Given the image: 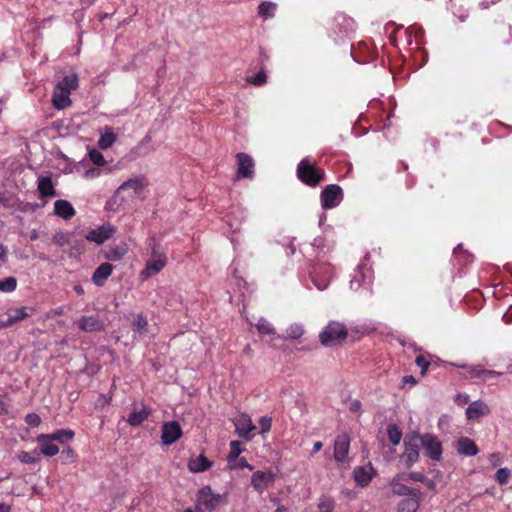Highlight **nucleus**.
Here are the masks:
<instances>
[{
	"label": "nucleus",
	"instance_id": "obj_1",
	"mask_svg": "<svg viewBox=\"0 0 512 512\" xmlns=\"http://www.w3.org/2000/svg\"><path fill=\"white\" fill-rule=\"evenodd\" d=\"M296 172L298 179L310 187H316L325 180V171L313 165L306 158L298 163Z\"/></svg>",
	"mask_w": 512,
	"mask_h": 512
},
{
	"label": "nucleus",
	"instance_id": "obj_48",
	"mask_svg": "<svg viewBox=\"0 0 512 512\" xmlns=\"http://www.w3.org/2000/svg\"><path fill=\"white\" fill-rule=\"evenodd\" d=\"M53 243L60 246V247H63L67 244H69L70 242V235L69 233H66V232H62V231H59L57 233H55V235L53 236V239H52Z\"/></svg>",
	"mask_w": 512,
	"mask_h": 512
},
{
	"label": "nucleus",
	"instance_id": "obj_55",
	"mask_svg": "<svg viewBox=\"0 0 512 512\" xmlns=\"http://www.w3.org/2000/svg\"><path fill=\"white\" fill-rule=\"evenodd\" d=\"M489 461L493 467H496L498 464H500L502 457L501 454L498 452L491 453L489 456Z\"/></svg>",
	"mask_w": 512,
	"mask_h": 512
},
{
	"label": "nucleus",
	"instance_id": "obj_56",
	"mask_svg": "<svg viewBox=\"0 0 512 512\" xmlns=\"http://www.w3.org/2000/svg\"><path fill=\"white\" fill-rule=\"evenodd\" d=\"M362 404L359 400L354 399L349 403V410L353 413H357L361 410Z\"/></svg>",
	"mask_w": 512,
	"mask_h": 512
},
{
	"label": "nucleus",
	"instance_id": "obj_20",
	"mask_svg": "<svg viewBox=\"0 0 512 512\" xmlns=\"http://www.w3.org/2000/svg\"><path fill=\"white\" fill-rule=\"evenodd\" d=\"M112 272H113L112 264H110L108 262H104V263L100 264L95 269V271L92 275L93 283L98 287L104 286L106 283V280L111 276Z\"/></svg>",
	"mask_w": 512,
	"mask_h": 512
},
{
	"label": "nucleus",
	"instance_id": "obj_9",
	"mask_svg": "<svg viewBox=\"0 0 512 512\" xmlns=\"http://www.w3.org/2000/svg\"><path fill=\"white\" fill-rule=\"evenodd\" d=\"M276 480V474L272 471L257 470L251 477V486L262 494L268 487L272 486Z\"/></svg>",
	"mask_w": 512,
	"mask_h": 512
},
{
	"label": "nucleus",
	"instance_id": "obj_17",
	"mask_svg": "<svg viewBox=\"0 0 512 512\" xmlns=\"http://www.w3.org/2000/svg\"><path fill=\"white\" fill-rule=\"evenodd\" d=\"M402 480H404V476L401 474H397L392 479L390 486L394 495L421 497V491L419 489L408 487L401 482Z\"/></svg>",
	"mask_w": 512,
	"mask_h": 512
},
{
	"label": "nucleus",
	"instance_id": "obj_38",
	"mask_svg": "<svg viewBox=\"0 0 512 512\" xmlns=\"http://www.w3.org/2000/svg\"><path fill=\"white\" fill-rule=\"evenodd\" d=\"M387 434H388L389 441L393 445H398L400 443L401 438H402V431L400 430V428L397 425H389L387 427Z\"/></svg>",
	"mask_w": 512,
	"mask_h": 512
},
{
	"label": "nucleus",
	"instance_id": "obj_2",
	"mask_svg": "<svg viewBox=\"0 0 512 512\" xmlns=\"http://www.w3.org/2000/svg\"><path fill=\"white\" fill-rule=\"evenodd\" d=\"M150 246V258L146 261L145 268L141 272L143 279H148L158 274L167 264V256L160 244L152 240Z\"/></svg>",
	"mask_w": 512,
	"mask_h": 512
},
{
	"label": "nucleus",
	"instance_id": "obj_47",
	"mask_svg": "<svg viewBox=\"0 0 512 512\" xmlns=\"http://www.w3.org/2000/svg\"><path fill=\"white\" fill-rule=\"evenodd\" d=\"M510 476L511 471L508 468H500L499 470H497L495 474V480L500 485H505L508 483Z\"/></svg>",
	"mask_w": 512,
	"mask_h": 512
},
{
	"label": "nucleus",
	"instance_id": "obj_27",
	"mask_svg": "<svg viewBox=\"0 0 512 512\" xmlns=\"http://www.w3.org/2000/svg\"><path fill=\"white\" fill-rule=\"evenodd\" d=\"M70 93L67 91L59 90L57 87L54 88L52 94V102L55 108L64 109L71 105Z\"/></svg>",
	"mask_w": 512,
	"mask_h": 512
},
{
	"label": "nucleus",
	"instance_id": "obj_29",
	"mask_svg": "<svg viewBox=\"0 0 512 512\" xmlns=\"http://www.w3.org/2000/svg\"><path fill=\"white\" fill-rule=\"evenodd\" d=\"M38 191L42 198L52 197L56 195L51 177L43 176L38 180Z\"/></svg>",
	"mask_w": 512,
	"mask_h": 512
},
{
	"label": "nucleus",
	"instance_id": "obj_64",
	"mask_svg": "<svg viewBox=\"0 0 512 512\" xmlns=\"http://www.w3.org/2000/svg\"><path fill=\"white\" fill-rule=\"evenodd\" d=\"M87 175H91L92 177L99 175V170L97 169H91L87 172Z\"/></svg>",
	"mask_w": 512,
	"mask_h": 512
},
{
	"label": "nucleus",
	"instance_id": "obj_49",
	"mask_svg": "<svg viewBox=\"0 0 512 512\" xmlns=\"http://www.w3.org/2000/svg\"><path fill=\"white\" fill-rule=\"evenodd\" d=\"M365 275L362 270H358L353 275V278L350 281V288L352 290H358L361 286V281L365 282Z\"/></svg>",
	"mask_w": 512,
	"mask_h": 512
},
{
	"label": "nucleus",
	"instance_id": "obj_23",
	"mask_svg": "<svg viewBox=\"0 0 512 512\" xmlns=\"http://www.w3.org/2000/svg\"><path fill=\"white\" fill-rule=\"evenodd\" d=\"M457 451L466 456H475L479 453V448L469 437H460L457 441Z\"/></svg>",
	"mask_w": 512,
	"mask_h": 512
},
{
	"label": "nucleus",
	"instance_id": "obj_8",
	"mask_svg": "<svg viewBox=\"0 0 512 512\" xmlns=\"http://www.w3.org/2000/svg\"><path fill=\"white\" fill-rule=\"evenodd\" d=\"M237 164V178L252 179L255 174V161L247 153L239 152L235 155Z\"/></svg>",
	"mask_w": 512,
	"mask_h": 512
},
{
	"label": "nucleus",
	"instance_id": "obj_25",
	"mask_svg": "<svg viewBox=\"0 0 512 512\" xmlns=\"http://www.w3.org/2000/svg\"><path fill=\"white\" fill-rule=\"evenodd\" d=\"M463 369L466 370V377H469L471 379L482 378V374L486 375H502V372L495 371V370H488L483 367V365H463L461 366Z\"/></svg>",
	"mask_w": 512,
	"mask_h": 512
},
{
	"label": "nucleus",
	"instance_id": "obj_45",
	"mask_svg": "<svg viewBox=\"0 0 512 512\" xmlns=\"http://www.w3.org/2000/svg\"><path fill=\"white\" fill-rule=\"evenodd\" d=\"M17 287V281L14 277H7L0 280V291L13 292Z\"/></svg>",
	"mask_w": 512,
	"mask_h": 512
},
{
	"label": "nucleus",
	"instance_id": "obj_12",
	"mask_svg": "<svg viewBox=\"0 0 512 512\" xmlns=\"http://www.w3.org/2000/svg\"><path fill=\"white\" fill-rule=\"evenodd\" d=\"M27 307L11 308L6 314L0 315V328H7L30 316Z\"/></svg>",
	"mask_w": 512,
	"mask_h": 512
},
{
	"label": "nucleus",
	"instance_id": "obj_50",
	"mask_svg": "<svg viewBox=\"0 0 512 512\" xmlns=\"http://www.w3.org/2000/svg\"><path fill=\"white\" fill-rule=\"evenodd\" d=\"M89 158L97 166H103L106 163V160L102 153L96 149H93L89 152Z\"/></svg>",
	"mask_w": 512,
	"mask_h": 512
},
{
	"label": "nucleus",
	"instance_id": "obj_62",
	"mask_svg": "<svg viewBox=\"0 0 512 512\" xmlns=\"http://www.w3.org/2000/svg\"><path fill=\"white\" fill-rule=\"evenodd\" d=\"M0 512H11V507L7 504H0Z\"/></svg>",
	"mask_w": 512,
	"mask_h": 512
},
{
	"label": "nucleus",
	"instance_id": "obj_42",
	"mask_svg": "<svg viewBox=\"0 0 512 512\" xmlns=\"http://www.w3.org/2000/svg\"><path fill=\"white\" fill-rule=\"evenodd\" d=\"M243 449L241 447V443L239 441H231L230 442V452L228 455V463L231 464L233 460H237L239 455L242 453Z\"/></svg>",
	"mask_w": 512,
	"mask_h": 512
},
{
	"label": "nucleus",
	"instance_id": "obj_52",
	"mask_svg": "<svg viewBox=\"0 0 512 512\" xmlns=\"http://www.w3.org/2000/svg\"><path fill=\"white\" fill-rule=\"evenodd\" d=\"M235 461V464H229L230 466V469H235V468H247L249 469L250 471H252L254 469V467L249 464L246 460V458L244 457H241V458H238L237 460H234Z\"/></svg>",
	"mask_w": 512,
	"mask_h": 512
},
{
	"label": "nucleus",
	"instance_id": "obj_43",
	"mask_svg": "<svg viewBox=\"0 0 512 512\" xmlns=\"http://www.w3.org/2000/svg\"><path fill=\"white\" fill-rule=\"evenodd\" d=\"M246 81L254 86H262L267 82V75L264 69H261L257 74L248 76Z\"/></svg>",
	"mask_w": 512,
	"mask_h": 512
},
{
	"label": "nucleus",
	"instance_id": "obj_5",
	"mask_svg": "<svg viewBox=\"0 0 512 512\" xmlns=\"http://www.w3.org/2000/svg\"><path fill=\"white\" fill-rule=\"evenodd\" d=\"M221 499L222 496L213 493L210 486H204L197 493L196 510L212 512L220 504Z\"/></svg>",
	"mask_w": 512,
	"mask_h": 512
},
{
	"label": "nucleus",
	"instance_id": "obj_11",
	"mask_svg": "<svg viewBox=\"0 0 512 512\" xmlns=\"http://www.w3.org/2000/svg\"><path fill=\"white\" fill-rule=\"evenodd\" d=\"M116 232L115 226L110 223L103 224L95 229L90 230L86 235L85 239L89 242H94L98 245L103 244L105 241L110 239Z\"/></svg>",
	"mask_w": 512,
	"mask_h": 512
},
{
	"label": "nucleus",
	"instance_id": "obj_35",
	"mask_svg": "<svg viewBox=\"0 0 512 512\" xmlns=\"http://www.w3.org/2000/svg\"><path fill=\"white\" fill-rule=\"evenodd\" d=\"M277 10L276 3L264 1L258 6V14L263 19L272 18Z\"/></svg>",
	"mask_w": 512,
	"mask_h": 512
},
{
	"label": "nucleus",
	"instance_id": "obj_16",
	"mask_svg": "<svg viewBox=\"0 0 512 512\" xmlns=\"http://www.w3.org/2000/svg\"><path fill=\"white\" fill-rule=\"evenodd\" d=\"M375 475L376 471L371 463L364 466H357L353 470L354 481L357 486L360 487L368 486Z\"/></svg>",
	"mask_w": 512,
	"mask_h": 512
},
{
	"label": "nucleus",
	"instance_id": "obj_7",
	"mask_svg": "<svg viewBox=\"0 0 512 512\" xmlns=\"http://www.w3.org/2000/svg\"><path fill=\"white\" fill-rule=\"evenodd\" d=\"M320 198L323 209H332L343 199L342 188L339 185L330 184L322 190Z\"/></svg>",
	"mask_w": 512,
	"mask_h": 512
},
{
	"label": "nucleus",
	"instance_id": "obj_44",
	"mask_svg": "<svg viewBox=\"0 0 512 512\" xmlns=\"http://www.w3.org/2000/svg\"><path fill=\"white\" fill-rule=\"evenodd\" d=\"M303 327L299 324H292L286 330V336L290 339H299L303 335Z\"/></svg>",
	"mask_w": 512,
	"mask_h": 512
},
{
	"label": "nucleus",
	"instance_id": "obj_63",
	"mask_svg": "<svg viewBox=\"0 0 512 512\" xmlns=\"http://www.w3.org/2000/svg\"><path fill=\"white\" fill-rule=\"evenodd\" d=\"M498 375H486V374H482V380L483 381H491L493 378L497 377Z\"/></svg>",
	"mask_w": 512,
	"mask_h": 512
},
{
	"label": "nucleus",
	"instance_id": "obj_61",
	"mask_svg": "<svg viewBox=\"0 0 512 512\" xmlns=\"http://www.w3.org/2000/svg\"><path fill=\"white\" fill-rule=\"evenodd\" d=\"M8 413V408L6 403L0 399V414L5 415Z\"/></svg>",
	"mask_w": 512,
	"mask_h": 512
},
{
	"label": "nucleus",
	"instance_id": "obj_37",
	"mask_svg": "<svg viewBox=\"0 0 512 512\" xmlns=\"http://www.w3.org/2000/svg\"><path fill=\"white\" fill-rule=\"evenodd\" d=\"M319 512H333L335 509V501L330 496H321L318 502Z\"/></svg>",
	"mask_w": 512,
	"mask_h": 512
},
{
	"label": "nucleus",
	"instance_id": "obj_4",
	"mask_svg": "<svg viewBox=\"0 0 512 512\" xmlns=\"http://www.w3.org/2000/svg\"><path fill=\"white\" fill-rule=\"evenodd\" d=\"M348 331L344 324L336 321L330 322L320 333L322 345L330 347L347 338Z\"/></svg>",
	"mask_w": 512,
	"mask_h": 512
},
{
	"label": "nucleus",
	"instance_id": "obj_40",
	"mask_svg": "<svg viewBox=\"0 0 512 512\" xmlns=\"http://www.w3.org/2000/svg\"><path fill=\"white\" fill-rule=\"evenodd\" d=\"M256 328L260 334L263 335H274L276 333L273 325L266 319H259Z\"/></svg>",
	"mask_w": 512,
	"mask_h": 512
},
{
	"label": "nucleus",
	"instance_id": "obj_28",
	"mask_svg": "<svg viewBox=\"0 0 512 512\" xmlns=\"http://www.w3.org/2000/svg\"><path fill=\"white\" fill-rule=\"evenodd\" d=\"M45 434H41L37 437L39 443L40 452L48 457L55 456L59 453V447L53 443L51 439H43Z\"/></svg>",
	"mask_w": 512,
	"mask_h": 512
},
{
	"label": "nucleus",
	"instance_id": "obj_41",
	"mask_svg": "<svg viewBox=\"0 0 512 512\" xmlns=\"http://www.w3.org/2000/svg\"><path fill=\"white\" fill-rule=\"evenodd\" d=\"M148 326V320L146 316L143 314H137L133 323H132V329L135 332H143L146 331Z\"/></svg>",
	"mask_w": 512,
	"mask_h": 512
},
{
	"label": "nucleus",
	"instance_id": "obj_19",
	"mask_svg": "<svg viewBox=\"0 0 512 512\" xmlns=\"http://www.w3.org/2000/svg\"><path fill=\"white\" fill-rule=\"evenodd\" d=\"M78 328L84 332L104 330V323L97 316H82L77 322Z\"/></svg>",
	"mask_w": 512,
	"mask_h": 512
},
{
	"label": "nucleus",
	"instance_id": "obj_24",
	"mask_svg": "<svg viewBox=\"0 0 512 512\" xmlns=\"http://www.w3.org/2000/svg\"><path fill=\"white\" fill-rule=\"evenodd\" d=\"M151 408L142 405L141 409L138 410L136 407H134L133 411L129 415L127 422L131 426H139L141 425L145 420L148 419V417L151 415Z\"/></svg>",
	"mask_w": 512,
	"mask_h": 512
},
{
	"label": "nucleus",
	"instance_id": "obj_26",
	"mask_svg": "<svg viewBox=\"0 0 512 512\" xmlns=\"http://www.w3.org/2000/svg\"><path fill=\"white\" fill-rule=\"evenodd\" d=\"M212 466V462L204 455L191 458L188 462V468L193 473H200L208 470Z\"/></svg>",
	"mask_w": 512,
	"mask_h": 512
},
{
	"label": "nucleus",
	"instance_id": "obj_54",
	"mask_svg": "<svg viewBox=\"0 0 512 512\" xmlns=\"http://www.w3.org/2000/svg\"><path fill=\"white\" fill-rule=\"evenodd\" d=\"M408 478L410 480H413V481H416V482H422V483L427 481V478L425 477V475H423L420 472H410L408 474Z\"/></svg>",
	"mask_w": 512,
	"mask_h": 512
},
{
	"label": "nucleus",
	"instance_id": "obj_6",
	"mask_svg": "<svg viewBox=\"0 0 512 512\" xmlns=\"http://www.w3.org/2000/svg\"><path fill=\"white\" fill-rule=\"evenodd\" d=\"M415 439L419 440L429 458L434 461H439L441 459L442 444L436 436L428 433L423 435L415 434Z\"/></svg>",
	"mask_w": 512,
	"mask_h": 512
},
{
	"label": "nucleus",
	"instance_id": "obj_58",
	"mask_svg": "<svg viewBox=\"0 0 512 512\" xmlns=\"http://www.w3.org/2000/svg\"><path fill=\"white\" fill-rule=\"evenodd\" d=\"M403 384L415 385L417 383L416 379L412 375H406L402 379Z\"/></svg>",
	"mask_w": 512,
	"mask_h": 512
},
{
	"label": "nucleus",
	"instance_id": "obj_22",
	"mask_svg": "<svg viewBox=\"0 0 512 512\" xmlns=\"http://www.w3.org/2000/svg\"><path fill=\"white\" fill-rule=\"evenodd\" d=\"M54 213L64 220H70L75 216L76 211L69 201L61 199L54 203Z\"/></svg>",
	"mask_w": 512,
	"mask_h": 512
},
{
	"label": "nucleus",
	"instance_id": "obj_51",
	"mask_svg": "<svg viewBox=\"0 0 512 512\" xmlns=\"http://www.w3.org/2000/svg\"><path fill=\"white\" fill-rule=\"evenodd\" d=\"M260 433L264 434L271 429L272 419L268 416H263L259 419Z\"/></svg>",
	"mask_w": 512,
	"mask_h": 512
},
{
	"label": "nucleus",
	"instance_id": "obj_46",
	"mask_svg": "<svg viewBox=\"0 0 512 512\" xmlns=\"http://www.w3.org/2000/svg\"><path fill=\"white\" fill-rule=\"evenodd\" d=\"M415 363L419 368H421V376H425L430 366V361L427 357L423 354H419L416 356Z\"/></svg>",
	"mask_w": 512,
	"mask_h": 512
},
{
	"label": "nucleus",
	"instance_id": "obj_36",
	"mask_svg": "<svg viewBox=\"0 0 512 512\" xmlns=\"http://www.w3.org/2000/svg\"><path fill=\"white\" fill-rule=\"evenodd\" d=\"M127 251H128V249H127L126 245L116 246L106 252L105 258L109 261L116 262V261L121 260L125 256Z\"/></svg>",
	"mask_w": 512,
	"mask_h": 512
},
{
	"label": "nucleus",
	"instance_id": "obj_33",
	"mask_svg": "<svg viewBox=\"0 0 512 512\" xmlns=\"http://www.w3.org/2000/svg\"><path fill=\"white\" fill-rule=\"evenodd\" d=\"M55 87H57L59 90L67 91L71 94V92L78 87L77 74L66 75L61 81L57 83Z\"/></svg>",
	"mask_w": 512,
	"mask_h": 512
},
{
	"label": "nucleus",
	"instance_id": "obj_14",
	"mask_svg": "<svg viewBox=\"0 0 512 512\" xmlns=\"http://www.w3.org/2000/svg\"><path fill=\"white\" fill-rule=\"evenodd\" d=\"M235 431L239 437L249 441L252 439L254 434L252 433L256 426L252 423L249 415L241 414L234 422Z\"/></svg>",
	"mask_w": 512,
	"mask_h": 512
},
{
	"label": "nucleus",
	"instance_id": "obj_30",
	"mask_svg": "<svg viewBox=\"0 0 512 512\" xmlns=\"http://www.w3.org/2000/svg\"><path fill=\"white\" fill-rule=\"evenodd\" d=\"M117 136L114 133V130L110 126H105L103 129V133L100 136L98 141V145L101 149L110 148L116 141Z\"/></svg>",
	"mask_w": 512,
	"mask_h": 512
},
{
	"label": "nucleus",
	"instance_id": "obj_13",
	"mask_svg": "<svg viewBox=\"0 0 512 512\" xmlns=\"http://www.w3.org/2000/svg\"><path fill=\"white\" fill-rule=\"evenodd\" d=\"M161 432V440L164 445H172L182 436V429L177 421L164 423Z\"/></svg>",
	"mask_w": 512,
	"mask_h": 512
},
{
	"label": "nucleus",
	"instance_id": "obj_57",
	"mask_svg": "<svg viewBox=\"0 0 512 512\" xmlns=\"http://www.w3.org/2000/svg\"><path fill=\"white\" fill-rule=\"evenodd\" d=\"M62 455L65 456L66 459L68 460H73L75 457V451L72 448L68 447L67 449H64L62 451Z\"/></svg>",
	"mask_w": 512,
	"mask_h": 512
},
{
	"label": "nucleus",
	"instance_id": "obj_10",
	"mask_svg": "<svg viewBox=\"0 0 512 512\" xmlns=\"http://www.w3.org/2000/svg\"><path fill=\"white\" fill-rule=\"evenodd\" d=\"M148 180L145 176H138L135 178L128 179L127 181L123 182L119 188L120 191L123 193L125 191H130L127 196V200L133 199L137 196H139L143 190L148 186Z\"/></svg>",
	"mask_w": 512,
	"mask_h": 512
},
{
	"label": "nucleus",
	"instance_id": "obj_53",
	"mask_svg": "<svg viewBox=\"0 0 512 512\" xmlns=\"http://www.w3.org/2000/svg\"><path fill=\"white\" fill-rule=\"evenodd\" d=\"M25 422L32 427H37L41 423V418L36 413H29L25 416Z\"/></svg>",
	"mask_w": 512,
	"mask_h": 512
},
{
	"label": "nucleus",
	"instance_id": "obj_39",
	"mask_svg": "<svg viewBox=\"0 0 512 512\" xmlns=\"http://www.w3.org/2000/svg\"><path fill=\"white\" fill-rule=\"evenodd\" d=\"M18 460L24 464H34L39 460L36 450L32 452L20 451L17 455Z\"/></svg>",
	"mask_w": 512,
	"mask_h": 512
},
{
	"label": "nucleus",
	"instance_id": "obj_15",
	"mask_svg": "<svg viewBox=\"0 0 512 512\" xmlns=\"http://www.w3.org/2000/svg\"><path fill=\"white\" fill-rule=\"evenodd\" d=\"M350 437L347 433L338 435L334 442V459L338 463H344L348 457Z\"/></svg>",
	"mask_w": 512,
	"mask_h": 512
},
{
	"label": "nucleus",
	"instance_id": "obj_18",
	"mask_svg": "<svg viewBox=\"0 0 512 512\" xmlns=\"http://www.w3.org/2000/svg\"><path fill=\"white\" fill-rule=\"evenodd\" d=\"M405 451L404 457L406 458V464L408 467L412 466L419 458V440L415 439V435H412L409 440H405Z\"/></svg>",
	"mask_w": 512,
	"mask_h": 512
},
{
	"label": "nucleus",
	"instance_id": "obj_59",
	"mask_svg": "<svg viewBox=\"0 0 512 512\" xmlns=\"http://www.w3.org/2000/svg\"><path fill=\"white\" fill-rule=\"evenodd\" d=\"M0 204L5 207H11L10 199L3 193H0Z\"/></svg>",
	"mask_w": 512,
	"mask_h": 512
},
{
	"label": "nucleus",
	"instance_id": "obj_31",
	"mask_svg": "<svg viewBox=\"0 0 512 512\" xmlns=\"http://www.w3.org/2000/svg\"><path fill=\"white\" fill-rule=\"evenodd\" d=\"M75 436V433L71 429H59L51 434L44 435L43 439H51L53 442L58 441L60 443H66L71 441Z\"/></svg>",
	"mask_w": 512,
	"mask_h": 512
},
{
	"label": "nucleus",
	"instance_id": "obj_32",
	"mask_svg": "<svg viewBox=\"0 0 512 512\" xmlns=\"http://www.w3.org/2000/svg\"><path fill=\"white\" fill-rule=\"evenodd\" d=\"M420 498L410 496L398 503L397 512H416L420 506Z\"/></svg>",
	"mask_w": 512,
	"mask_h": 512
},
{
	"label": "nucleus",
	"instance_id": "obj_21",
	"mask_svg": "<svg viewBox=\"0 0 512 512\" xmlns=\"http://www.w3.org/2000/svg\"><path fill=\"white\" fill-rule=\"evenodd\" d=\"M489 413L490 409L488 405L480 400L472 402L466 409V416L469 420H477Z\"/></svg>",
	"mask_w": 512,
	"mask_h": 512
},
{
	"label": "nucleus",
	"instance_id": "obj_3",
	"mask_svg": "<svg viewBox=\"0 0 512 512\" xmlns=\"http://www.w3.org/2000/svg\"><path fill=\"white\" fill-rule=\"evenodd\" d=\"M310 277L318 290H324L328 287L330 280L334 275V269L331 264L318 260L310 268Z\"/></svg>",
	"mask_w": 512,
	"mask_h": 512
},
{
	"label": "nucleus",
	"instance_id": "obj_34",
	"mask_svg": "<svg viewBox=\"0 0 512 512\" xmlns=\"http://www.w3.org/2000/svg\"><path fill=\"white\" fill-rule=\"evenodd\" d=\"M122 193L118 187L114 195L106 202L105 208L109 211H118L127 200V198L122 196Z\"/></svg>",
	"mask_w": 512,
	"mask_h": 512
},
{
	"label": "nucleus",
	"instance_id": "obj_60",
	"mask_svg": "<svg viewBox=\"0 0 512 512\" xmlns=\"http://www.w3.org/2000/svg\"><path fill=\"white\" fill-rule=\"evenodd\" d=\"M322 447L323 443L321 441L315 442L312 449V455L318 453L322 449Z\"/></svg>",
	"mask_w": 512,
	"mask_h": 512
}]
</instances>
